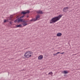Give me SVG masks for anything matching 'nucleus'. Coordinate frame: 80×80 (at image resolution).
Masks as SVG:
<instances>
[{
    "mask_svg": "<svg viewBox=\"0 0 80 80\" xmlns=\"http://www.w3.org/2000/svg\"><path fill=\"white\" fill-rule=\"evenodd\" d=\"M63 73H65V74H67V73H68V71H64Z\"/></svg>",
    "mask_w": 80,
    "mask_h": 80,
    "instance_id": "obj_12",
    "label": "nucleus"
},
{
    "mask_svg": "<svg viewBox=\"0 0 80 80\" xmlns=\"http://www.w3.org/2000/svg\"><path fill=\"white\" fill-rule=\"evenodd\" d=\"M13 28H15V27H13Z\"/></svg>",
    "mask_w": 80,
    "mask_h": 80,
    "instance_id": "obj_22",
    "label": "nucleus"
},
{
    "mask_svg": "<svg viewBox=\"0 0 80 80\" xmlns=\"http://www.w3.org/2000/svg\"><path fill=\"white\" fill-rule=\"evenodd\" d=\"M25 17V15H23L22 16H21V17L18 18L16 20H15L14 21V23H17V22L19 21L21 19H22V18H23V17Z\"/></svg>",
    "mask_w": 80,
    "mask_h": 80,
    "instance_id": "obj_3",
    "label": "nucleus"
},
{
    "mask_svg": "<svg viewBox=\"0 0 80 80\" xmlns=\"http://www.w3.org/2000/svg\"><path fill=\"white\" fill-rule=\"evenodd\" d=\"M62 35V34L61 33H58L57 35V37H61Z\"/></svg>",
    "mask_w": 80,
    "mask_h": 80,
    "instance_id": "obj_10",
    "label": "nucleus"
},
{
    "mask_svg": "<svg viewBox=\"0 0 80 80\" xmlns=\"http://www.w3.org/2000/svg\"><path fill=\"white\" fill-rule=\"evenodd\" d=\"M28 17H29L28 16H27V18Z\"/></svg>",
    "mask_w": 80,
    "mask_h": 80,
    "instance_id": "obj_21",
    "label": "nucleus"
},
{
    "mask_svg": "<svg viewBox=\"0 0 80 80\" xmlns=\"http://www.w3.org/2000/svg\"><path fill=\"white\" fill-rule=\"evenodd\" d=\"M5 22H7V20H5L4 21V23H5Z\"/></svg>",
    "mask_w": 80,
    "mask_h": 80,
    "instance_id": "obj_19",
    "label": "nucleus"
},
{
    "mask_svg": "<svg viewBox=\"0 0 80 80\" xmlns=\"http://www.w3.org/2000/svg\"><path fill=\"white\" fill-rule=\"evenodd\" d=\"M37 13L38 14H43L44 12H42V10H39L37 11Z\"/></svg>",
    "mask_w": 80,
    "mask_h": 80,
    "instance_id": "obj_7",
    "label": "nucleus"
},
{
    "mask_svg": "<svg viewBox=\"0 0 80 80\" xmlns=\"http://www.w3.org/2000/svg\"><path fill=\"white\" fill-rule=\"evenodd\" d=\"M60 53H60L61 54H63V53H64V52H60Z\"/></svg>",
    "mask_w": 80,
    "mask_h": 80,
    "instance_id": "obj_20",
    "label": "nucleus"
},
{
    "mask_svg": "<svg viewBox=\"0 0 80 80\" xmlns=\"http://www.w3.org/2000/svg\"><path fill=\"white\" fill-rule=\"evenodd\" d=\"M69 8H68V7H66L65 8H63V12H67V10H68V9Z\"/></svg>",
    "mask_w": 80,
    "mask_h": 80,
    "instance_id": "obj_5",
    "label": "nucleus"
},
{
    "mask_svg": "<svg viewBox=\"0 0 80 80\" xmlns=\"http://www.w3.org/2000/svg\"><path fill=\"white\" fill-rule=\"evenodd\" d=\"M25 23H28V22H29V20L28 19L26 20Z\"/></svg>",
    "mask_w": 80,
    "mask_h": 80,
    "instance_id": "obj_16",
    "label": "nucleus"
},
{
    "mask_svg": "<svg viewBox=\"0 0 80 80\" xmlns=\"http://www.w3.org/2000/svg\"><path fill=\"white\" fill-rule=\"evenodd\" d=\"M23 19H21L19 20V21H18L16 22L19 23V22H23V23H26L25 22V20H23Z\"/></svg>",
    "mask_w": 80,
    "mask_h": 80,
    "instance_id": "obj_6",
    "label": "nucleus"
},
{
    "mask_svg": "<svg viewBox=\"0 0 80 80\" xmlns=\"http://www.w3.org/2000/svg\"><path fill=\"white\" fill-rule=\"evenodd\" d=\"M32 55H33V52L32 51H27L25 53L24 56L26 58H28L31 57Z\"/></svg>",
    "mask_w": 80,
    "mask_h": 80,
    "instance_id": "obj_2",
    "label": "nucleus"
},
{
    "mask_svg": "<svg viewBox=\"0 0 80 80\" xmlns=\"http://www.w3.org/2000/svg\"><path fill=\"white\" fill-rule=\"evenodd\" d=\"M30 11L28 10L26 11V12L22 11L21 12V15H25V14H27V13H28H28H30Z\"/></svg>",
    "mask_w": 80,
    "mask_h": 80,
    "instance_id": "obj_4",
    "label": "nucleus"
},
{
    "mask_svg": "<svg viewBox=\"0 0 80 80\" xmlns=\"http://www.w3.org/2000/svg\"><path fill=\"white\" fill-rule=\"evenodd\" d=\"M62 17V15L60 14L58 16L53 18L50 21V23H55V22H57L58 20H59V19H60V18H61Z\"/></svg>",
    "mask_w": 80,
    "mask_h": 80,
    "instance_id": "obj_1",
    "label": "nucleus"
},
{
    "mask_svg": "<svg viewBox=\"0 0 80 80\" xmlns=\"http://www.w3.org/2000/svg\"><path fill=\"white\" fill-rule=\"evenodd\" d=\"M22 24H19L18 25H17L16 26V27L17 28L19 27L20 28H22Z\"/></svg>",
    "mask_w": 80,
    "mask_h": 80,
    "instance_id": "obj_11",
    "label": "nucleus"
},
{
    "mask_svg": "<svg viewBox=\"0 0 80 80\" xmlns=\"http://www.w3.org/2000/svg\"><path fill=\"white\" fill-rule=\"evenodd\" d=\"M40 18V16L38 14L37 16H36V19H35V21H36V20H37V19H38V18Z\"/></svg>",
    "mask_w": 80,
    "mask_h": 80,
    "instance_id": "obj_9",
    "label": "nucleus"
},
{
    "mask_svg": "<svg viewBox=\"0 0 80 80\" xmlns=\"http://www.w3.org/2000/svg\"><path fill=\"white\" fill-rule=\"evenodd\" d=\"M12 23H13V22H12V21H11L10 22V23L11 25H12Z\"/></svg>",
    "mask_w": 80,
    "mask_h": 80,
    "instance_id": "obj_18",
    "label": "nucleus"
},
{
    "mask_svg": "<svg viewBox=\"0 0 80 80\" xmlns=\"http://www.w3.org/2000/svg\"><path fill=\"white\" fill-rule=\"evenodd\" d=\"M32 21H33V22H35V19H32L31 20H30V21H29L30 22H32Z\"/></svg>",
    "mask_w": 80,
    "mask_h": 80,
    "instance_id": "obj_14",
    "label": "nucleus"
},
{
    "mask_svg": "<svg viewBox=\"0 0 80 80\" xmlns=\"http://www.w3.org/2000/svg\"><path fill=\"white\" fill-rule=\"evenodd\" d=\"M60 53V52H58L57 53H54V54H53V55L54 56H56V55H58V53Z\"/></svg>",
    "mask_w": 80,
    "mask_h": 80,
    "instance_id": "obj_15",
    "label": "nucleus"
},
{
    "mask_svg": "<svg viewBox=\"0 0 80 80\" xmlns=\"http://www.w3.org/2000/svg\"><path fill=\"white\" fill-rule=\"evenodd\" d=\"M22 25L23 26H26V25H28V24H27V23L26 22H25V23H22Z\"/></svg>",
    "mask_w": 80,
    "mask_h": 80,
    "instance_id": "obj_13",
    "label": "nucleus"
},
{
    "mask_svg": "<svg viewBox=\"0 0 80 80\" xmlns=\"http://www.w3.org/2000/svg\"><path fill=\"white\" fill-rule=\"evenodd\" d=\"M43 59V56L41 55L38 57V60H41Z\"/></svg>",
    "mask_w": 80,
    "mask_h": 80,
    "instance_id": "obj_8",
    "label": "nucleus"
},
{
    "mask_svg": "<svg viewBox=\"0 0 80 80\" xmlns=\"http://www.w3.org/2000/svg\"><path fill=\"white\" fill-rule=\"evenodd\" d=\"M51 74H53V72H50L48 74V75H51Z\"/></svg>",
    "mask_w": 80,
    "mask_h": 80,
    "instance_id": "obj_17",
    "label": "nucleus"
}]
</instances>
